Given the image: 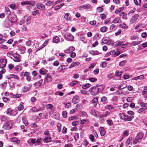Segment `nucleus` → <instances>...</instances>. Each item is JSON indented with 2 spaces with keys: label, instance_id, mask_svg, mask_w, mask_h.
<instances>
[{
  "label": "nucleus",
  "instance_id": "1",
  "mask_svg": "<svg viewBox=\"0 0 147 147\" xmlns=\"http://www.w3.org/2000/svg\"><path fill=\"white\" fill-rule=\"evenodd\" d=\"M120 118L124 121H131L134 118L133 115L128 116L125 115L124 113H122L119 114Z\"/></svg>",
  "mask_w": 147,
  "mask_h": 147
},
{
  "label": "nucleus",
  "instance_id": "2",
  "mask_svg": "<svg viewBox=\"0 0 147 147\" xmlns=\"http://www.w3.org/2000/svg\"><path fill=\"white\" fill-rule=\"evenodd\" d=\"M102 89L99 87H94L91 88V94L93 95H95L101 91Z\"/></svg>",
  "mask_w": 147,
  "mask_h": 147
},
{
  "label": "nucleus",
  "instance_id": "3",
  "mask_svg": "<svg viewBox=\"0 0 147 147\" xmlns=\"http://www.w3.org/2000/svg\"><path fill=\"white\" fill-rule=\"evenodd\" d=\"M12 124L10 121H8L5 123L3 126V128L6 130H9L12 127Z\"/></svg>",
  "mask_w": 147,
  "mask_h": 147
},
{
  "label": "nucleus",
  "instance_id": "4",
  "mask_svg": "<svg viewBox=\"0 0 147 147\" xmlns=\"http://www.w3.org/2000/svg\"><path fill=\"white\" fill-rule=\"evenodd\" d=\"M8 20L11 23H15L17 20L16 16L14 15H9L8 17Z\"/></svg>",
  "mask_w": 147,
  "mask_h": 147
},
{
  "label": "nucleus",
  "instance_id": "5",
  "mask_svg": "<svg viewBox=\"0 0 147 147\" xmlns=\"http://www.w3.org/2000/svg\"><path fill=\"white\" fill-rule=\"evenodd\" d=\"M6 78L7 79L11 80L13 79H19V77L17 75L13 74H8L6 76Z\"/></svg>",
  "mask_w": 147,
  "mask_h": 147
},
{
  "label": "nucleus",
  "instance_id": "6",
  "mask_svg": "<svg viewBox=\"0 0 147 147\" xmlns=\"http://www.w3.org/2000/svg\"><path fill=\"white\" fill-rule=\"evenodd\" d=\"M65 36L66 39L69 41H72L74 40L73 36L70 33H66L65 34Z\"/></svg>",
  "mask_w": 147,
  "mask_h": 147
},
{
  "label": "nucleus",
  "instance_id": "7",
  "mask_svg": "<svg viewBox=\"0 0 147 147\" xmlns=\"http://www.w3.org/2000/svg\"><path fill=\"white\" fill-rule=\"evenodd\" d=\"M139 15L138 14H135L131 19L130 22L131 24H132L135 23L137 21L138 19Z\"/></svg>",
  "mask_w": 147,
  "mask_h": 147
},
{
  "label": "nucleus",
  "instance_id": "8",
  "mask_svg": "<svg viewBox=\"0 0 147 147\" xmlns=\"http://www.w3.org/2000/svg\"><path fill=\"white\" fill-rule=\"evenodd\" d=\"M13 60L16 62H19L21 61L20 56L18 54H15L13 55Z\"/></svg>",
  "mask_w": 147,
  "mask_h": 147
},
{
  "label": "nucleus",
  "instance_id": "9",
  "mask_svg": "<svg viewBox=\"0 0 147 147\" xmlns=\"http://www.w3.org/2000/svg\"><path fill=\"white\" fill-rule=\"evenodd\" d=\"M32 87V85L31 84L25 86L22 88V91L24 92H26L30 89Z\"/></svg>",
  "mask_w": 147,
  "mask_h": 147
},
{
  "label": "nucleus",
  "instance_id": "10",
  "mask_svg": "<svg viewBox=\"0 0 147 147\" xmlns=\"http://www.w3.org/2000/svg\"><path fill=\"white\" fill-rule=\"evenodd\" d=\"M36 6L40 10H44L45 9V5L40 3H38L37 4Z\"/></svg>",
  "mask_w": 147,
  "mask_h": 147
},
{
  "label": "nucleus",
  "instance_id": "11",
  "mask_svg": "<svg viewBox=\"0 0 147 147\" xmlns=\"http://www.w3.org/2000/svg\"><path fill=\"white\" fill-rule=\"evenodd\" d=\"M90 6V4H84L79 7L78 8L80 10H81L82 9H86L89 8Z\"/></svg>",
  "mask_w": 147,
  "mask_h": 147
},
{
  "label": "nucleus",
  "instance_id": "12",
  "mask_svg": "<svg viewBox=\"0 0 147 147\" xmlns=\"http://www.w3.org/2000/svg\"><path fill=\"white\" fill-rule=\"evenodd\" d=\"M30 73L29 72H25L24 76L26 77V79L29 82L31 80L30 77Z\"/></svg>",
  "mask_w": 147,
  "mask_h": 147
},
{
  "label": "nucleus",
  "instance_id": "13",
  "mask_svg": "<svg viewBox=\"0 0 147 147\" xmlns=\"http://www.w3.org/2000/svg\"><path fill=\"white\" fill-rule=\"evenodd\" d=\"M72 102L74 104L78 103L79 101V97L77 96H74L72 99Z\"/></svg>",
  "mask_w": 147,
  "mask_h": 147
},
{
  "label": "nucleus",
  "instance_id": "14",
  "mask_svg": "<svg viewBox=\"0 0 147 147\" xmlns=\"http://www.w3.org/2000/svg\"><path fill=\"white\" fill-rule=\"evenodd\" d=\"M113 23L114 24L119 23H122L121 20L119 18H115L112 21Z\"/></svg>",
  "mask_w": 147,
  "mask_h": 147
},
{
  "label": "nucleus",
  "instance_id": "15",
  "mask_svg": "<svg viewBox=\"0 0 147 147\" xmlns=\"http://www.w3.org/2000/svg\"><path fill=\"white\" fill-rule=\"evenodd\" d=\"M19 49L20 51V53L23 54L25 53V51L26 50V47L24 46H21L19 47Z\"/></svg>",
  "mask_w": 147,
  "mask_h": 147
},
{
  "label": "nucleus",
  "instance_id": "16",
  "mask_svg": "<svg viewBox=\"0 0 147 147\" xmlns=\"http://www.w3.org/2000/svg\"><path fill=\"white\" fill-rule=\"evenodd\" d=\"M100 133L101 136H104L106 134V131L103 127H100Z\"/></svg>",
  "mask_w": 147,
  "mask_h": 147
},
{
  "label": "nucleus",
  "instance_id": "17",
  "mask_svg": "<svg viewBox=\"0 0 147 147\" xmlns=\"http://www.w3.org/2000/svg\"><path fill=\"white\" fill-rule=\"evenodd\" d=\"M21 4L22 5H32V2L30 1H22L21 3Z\"/></svg>",
  "mask_w": 147,
  "mask_h": 147
},
{
  "label": "nucleus",
  "instance_id": "18",
  "mask_svg": "<svg viewBox=\"0 0 147 147\" xmlns=\"http://www.w3.org/2000/svg\"><path fill=\"white\" fill-rule=\"evenodd\" d=\"M89 53L92 55H98L100 54V53L97 51H89Z\"/></svg>",
  "mask_w": 147,
  "mask_h": 147
},
{
  "label": "nucleus",
  "instance_id": "19",
  "mask_svg": "<svg viewBox=\"0 0 147 147\" xmlns=\"http://www.w3.org/2000/svg\"><path fill=\"white\" fill-rule=\"evenodd\" d=\"M105 108L109 111H111L114 109V107L112 105H108L105 107Z\"/></svg>",
  "mask_w": 147,
  "mask_h": 147
},
{
  "label": "nucleus",
  "instance_id": "20",
  "mask_svg": "<svg viewBox=\"0 0 147 147\" xmlns=\"http://www.w3.org/2000/svg\"><path fill=\"white\" fill-rule=\"evenodd\" d=\"M65 68V67L64 65H61L58 68V70L60 72H63L64 71Z\"/></svg>",
  "mask_w": 147,
  "mask_h": 147
},
{
  "label": "nucleus",
  "instance_id": "21",
  "mask_svg": "<svg viewBox=\"0 0 147 147\" xmlns=\"http://www.w3.org/2000/svg\"><path fill=\"white\" fill-rule=\"evenodd\" d=\"M53 40L54 42L57 43L59 42L60 39L57 36H56L53 38Z\"/></svg>",
  "mask_w": 147,
  "mask_h": 147
},
{
  "label": "nucleus",
  "instance_id": "22",
  "mask_svg": "<svg viewBox=\"0 0 147 147\" xmlns=\"http://www.w3.org/2000/svg\"><path fill=\"white\" fill-rule=\"evenodd\" d=\"M42 82V81L41 80H40L39 81L36 82L34 84V85L36 87L38 88L39 86L41 85Z\"/></svg>",
  "mask_w": 147,
  "mask_h": 147
},
{
  "label": "nucleus",
  "instance_id": "23",
  "mask_svg": "<svg viewBox=\"0 0 147 147\" xmlns=\"http://www.w3.org/2000/svg\"><path fill=\"white\" fill-rule=\"evenodd\" d=\"M7 63V60L5 59L2 58L0 60V64H6Z\"/></svg>",
  "mask_w": 147,
  "mask_h": 147
},
{
  "label": "nucleus",
  "instance_id": "24",
  "mask_svg": "<svg viewBox=\"0 0 147 147\" xmlns=\"http://www.w3.org/2000/svg\"><path fill=\"white\" fill-rule=\"evenodd\" d=\"M52 80V78L50 76L48 75L47 76L45 79V81L46 82H49L51 81Z\"/></svg>",
  "mask_w": 147,
  "mask_h": 147
},
{
  "label": "nucleus",
  "instance_id": "25",
  "mask_svg": "<svg viewBox=\"0 0 147 147\" xmlns=\"http://www.w3.org/2000/svg\"><path fill=\"white\" fill-rule=\"evenodd\" d=\"M64 5V3H62L61 4L59 5H58L56 6L54 8V10L57 11L59 9H60L61 7H62Z\"/></svg>",
  "mask_w": 147,
  "mask_h": 147
},
{
  "label": "nucleus",
  "instance_id": "26",
  "mask_svg": "<svg viewBox=\"0 0 147 147\" xmlns=\"http://www.w3.org/2000/svg\"><path fill=\"white\" fill-rule=\"evenodd\" d=\"M1 120L2 121H5L9 120V118L5 116H3L1 118Z\"/></svg>",
  "mask_w": 147,
  "mask_h": 147
},
{
  "label": "nucleus",
  "instance_id": "27",
  "mask_svg": "<svg viewBox=\"0 0 147 147\" xmlns=\"http://www.w3.org/2000/svg\"><path fill=\"white\" fill-rule=\"evenodd\" d=\"M108 28L106 26H103L100 28V30L102 32H106L108 30Z\"/></svg>",
  "mask_w": 147,
  "mask_h": 147
},
{
  "label": "nucleus",
  "instance_id": "28",
  "mask_svg": "<svg viewBox=\"0 0 147 147\" xmlns=\"http://www.w3.org/2000/svg\"><path fill=\"white\" fill-rule=\"evenodd\" d=\"M51 140V138L49 137H46L44 139V141L46 143L50 142Z\"/></svg>",
  "mask_w": 147,
  "mask_h": 147
},
{
  "label": "nucleus",
  "instance_id": "29",
  "mask_svg": "<svg viewBox=\"0 0 147 147\" xmlns=\"http://www.w3.org/2000/svg\"><path fill=\"white\" fill-rule=\"evenodd\" d=\"M22 120L23 123L25 124V126H26L28 124V121L26 120V117L25 116H23L22 117Z\"/></svg>",
  "mask_w": 147,
  "mask_h": 147
},
{
  "label": "nucleus",
  "instance_id": "30",
  "mask_svg": "<svg viewBox=\"0 0 147 147\" xmlns=\"http://www.w3.org/2000/svg\"><path fill=\"white\" fill-rule=\"evenodd\" d=\"M127 86V85L125 84H121L118 87V88L120 89H123L125 88Z\"/></svg>",
  "mask_w": 147,
  "mask_h": 147
},
{
  "label": "nucleus",
  "instance_id": "31",
  "mask_svg": "<svg viewBox=\"0 0 147 147\" xmlns=\"http://www.w3.org/2000/svg\"><path fill=\"white\" fill-rule=\"evenodd\" d=\"M115 74L117 76L119 77V79H121V76L122 74V73L121 71H117L116 72Z\"/></svg>",
  "mask_w": 147,
  "mask_h": 147
},
{
  "label": "nucleus",
  "instance_id": "32",
  "mask_svg": "<svg viewBox=\"0 0 147 147\" xmlns=\"http://www.w3.org/2000/svg\"><path fill=\"white\" fill-rule=\"evenodd\" d=\"M142 95L145 98H147V90H143L142 91Z\"/></svg>",
  "mask_w": 147,
  "mask_h": 147
},
{
  "label": "nucleus",
  "instance_id": "33",
  "mask_svg": "<svg viewBox=\"0 0 147 147\" xmlns=\"http://www.w3.org/2000/svg\"><path fill=\"white\" fill-rule=\"evenodd\" d=\"M140 105L141 107L144 108H146L147 107V103L142 102H140Z\"/></svg>",
  "mask_w": 147,
  "mask_h": 147
},
{
  "label": "nucleus",
  "instance_id": "34",
  "mask_svg": "<svg viewBox=\"0 0 147 147\" xmlns=\"http://www.w3.org/2000/svg\"><path fill=\"white\" fill-rule=\"evenodd\" d=\"M144 78V76L143 75H141L139 76L136 77L132 78L133 80H137L138 79H142Z\"/></svg>",
  "mask_w": 147,
  "mask_h": 147
},
{
  "label": "nucleus",
  "instance_id": "35",
  "mask_svg": "<svg viewBox=\"0 0 147 147\" xmlns=\"http://www.w3.org/2000/svg\"><path fill=\"white\" fill-rule=\"evenodd\" d=\"M90 84L89 83H87L85 85H83L82 88L83 89H86L90 87Z\"/></svg>",
  "mask_w": 147,
  "mask_h": 147
},
{
  "label": "nucleus",
  "instance_id": "36",
  "mask_svg": "<svg viewBox=\"0 0 147 147\" xmlns=\"http://www.w3.org/2000/svg\"><path fill=\"white\" fill-rule=\"evenodd\" d=\"M54 2L53 1H48L45 3V5L47 6H49L52 5L53 3Z\"/></svg>",
  "mask_w": 147,
  "mask_h": 147
},
{
  "label": "nucleus",
  "instance_id": "37",
  "mask_svg": "<svg viewBox=\"0 0 147 147\" xmlns=\"http://www.w3.org/2000/svg\"><path fill=\"white\" fill-rule=\"evenodd\" d=\"M114 50L110 51L109 52L107 53L105 55V56L106 57H108L109 56H110V55H111L112 56H113V55H114Z\"/></svg>",
  "mask_w": 147,
  "mask_h": 147
},
{
  "label": "nucleus",
  "instance_id": "38",
  "mask_svg": "<svg viewBox=\"0 0 147 147\" xmlns=\"http://www.w3.org/2000/svg\"><path fill=\"white\" fill-rule=\"evenodd\" d=\"M107 124L110 126H111L113 124V122L111 120L108 119L106 121Z\"/></svg>",
  "mask_w": 147,
  "mask_h": 147
},
{
  "label": "nucleus",
  "instance_id": "39",
  "mask_svg": "<svg viewBox=\"0 0 147 147\" xmlns=\"http://www.w3.org/2000/svg\"><path fill=\"white\" fill-rule=\"evenodd\" d=\"M5 12L6 14L7 15H10L11 14V12L9 9L8 8H5Z\"/></svg>",
  "mask_w": 147,
  "mask_h": 147
},
{
  "label": "nucleus",
  "instance_id": "40",
  "mask_svg": "<svg viewBox=\"0 0 147 147\" xmlns=\"http://www.w3.org/2000/svg\"><path fill=\"white\" fill-rule=\"evenodd\" d=\"M110 115V112L109 111H106L102 115L103 117H106Z\"/></svg>",
  "mask_w": 147,
  "mask_h": 147
},
{
  "label": "nucleus",
  "instance_id": "41",
  "mask_svg": "<svg viewBox=\"0 0 147 147\" xmlns=\"http://www.w3.org/2000/svg\"><path fill=\"white\" fill-rule=\"evenodd\" d=\"M114 74L113 73L107 75L108 77L109 80L112 79L114 77Z\"/></svg>",
  "mask_w": 147,
  "mask_h": 147
},
{
  "label": "nucleus",
  "instance_id": "42",
  "mask_svg": "<svg viewBox=\"0 0 147 147\" xmlns=\"http://www.w3.org/2000/svg\"><path fill=\"white\" fill-rule=\"evenodd\" d=\"M143 137V135L141 133H139L137 135V138L140 140L142 139Z\"/></svg>",
  "mask_w": 147,
  "mask_h": 147
},
{
  "label": "nucleus",
  "instance_id": "43",
  "mask_svg": "<svg viewBox=\"0 0 147 147\" xmlns=\"http://www.w3.org/2000/svg\"><path fill=\"white\" fill-rule=\"evenodd\" d=\"M11 140L13 142H16L17 143H19L20 142V141L18 140L16 138H11Z\"/></svg>",
  "mask_w": 147,
  "mask_h": 147
},
{
  "label": "nucleus",
  "instance_id": "44",
  "mask_svg": "<svg viewBox=\"0 0 147 147\" xmlns=\"http://www.w3.org/2000/svg\"><path fill=\"white\" fill-rule=\"evenodd\" d=\"M67 113L65 111H63L62 112V115L64 118H66L67 117Z\"/></svg>",
  "mask_w": 147,
  "mask_h": 147
},
{
  "label": "nucleus",
  "instance_id": "45",
  "mask_svg": "<svg viewBox=\"0 0 147 147\" xmlns=\"http://www.w3.org/2000/svg\"><path fill=\"white\" fill-rule=\"evenodd\" d=\"M24 109L23 106L21 104L18 107V109L19 111H20Z\"/></svg>",
  "mask_w": 147,
  "mask_h": 147
},
{
  "label": "nucleus",
  "instance_id": "46",
  "mask_svg": "<svg viewBox=\"0 0 147 147\" xmlns=\"http://www.w3.org/2000/svg\"><path fill=\"white\" fill-rule=\"evenodd\" d=\"M7 84V83L4 82L3 83H2L0 85V86L2 88L4 89L6 86Z\"/></svg>",
  "mask_w": 147,
  "mask_h": 147
},
{
  "label": "nucleus",
  "instance_id": "47",
  "mask_svg": "<svg viewBox=\"0 0 147 147\" xmlns=\"http://www.w3.org/2000/svg\"><path fill=\"white\" fill-rule=\"evenodd\" d=\"M39 13V11L38 10H36L35 11H33L32 13V14L34 16H36V15Z\"/></svg>",
  "mask_w": 147,
  "mask_h": 147
},
{
  "label": "nucleus",
  "instance_id": "48",
  "mask_svg": "<svg viewBox=\"0 0 147 147\" xmlns=\"http://www.w3.org/2000/svg\"><path fill=\"white\" fill-rule=\"evenodd\" d=\"M21 94H13V98H18L20 97L21 96Z\"/></svg>",
  "mask_w": 147,
  "mask_h": 147
},
{
  "label": "nucleus",
  "instance_id": "49",
  "mask_svg": "<svg viewBox=\"0 0 147 147\" xmlns=\"http://www.w3.org/2000/svg\"><path fill=\"white\" fill-rule=\"evenodd\" d=\"M53 105L51 104H48L47 106V109H51L53 108Z\"/></svg>",
  "mask_w": 147,
  "mask_h": 147
},
{
  "label": "nucleus",
  "instance_id": "50",
  "mask_svg": "<svg viewBox=\"0 0 147 147\" xmlns=\"http://www.w3.org/2000/svg\"><path fill=\"white\" fill-rule=\"evenodd\" d=\"M146 109V108H142L139 109L138 111V113H141L144 111Z\"/></svg>",
  "mask_w": 147,
  "mask_h": 147
},
{
  "label": "nucleus",
  "instance_id": "51",
  "mask_svg": "<svg viewBox=\"0 0 147 147\" xmlns=\"http://www.w3.org/2000/svg\"><path fill=\"white\" fill-rule=\"evenodd\" d=\"M89 24L92 25L94 26L96 24V22L95 20H93L90 22Z\"/></svg>",
  "mask_w": 147,
  "mask_h": 147
},
{
  "label": "nucleus",
  "instance_id": "52",
  "mask_svg": "<svg viewBox=\"0 0 147 147\" xmlns=\"http://www.w3.org/2000/svg\"><path fill=\"white\" fill-rule=\"evenodd\" d=\"M98 102V99L96 98H94L92 101V103H96Z\"/></svg>",
  "mask_w": 147,
  "mask_h": 147
},
{
  "label": "nucleus",
  "instance_id": "53",
  "mask_svg": "<svg viewBox=\"0 0 147 147\" xmlns=\"http://www.w3.org/2000/svg\"><path fill=\"white\" fill-rule=\"evenodd\" d=\"M64 105H65V107L67 108H69L71 107V105L70 103H67L66 105L64 103Z\"/></svg>",
  "mask_w": 147,
  "mask_h": 147
},
{
  "label": "nucleus",
  "instance_id": "54",
  "mask_svg": "<svg viewBox=\"0 0 147 147\" xmlns=\"http://www.w3.org/2000/svg\"><path fill=\"white\" fill-rule=\"evenodd\" d=\"M61 125L60 123H58L57 125V129L59 132H60L61 131Z\"/></svg>",
  "mask_w": 147,
  "mask_h": 147
},
{
  "label": "nucleus",
  "instance_id": "55",
  "mask_svg": "<svg viewBox=\"0 0 147 147\" xmlns=\"http://www.w3.org/2000/svg\"><path fill=\"white\" fill-rule=\"evenodd\" d=\"M12 111L11 109L8 108L7 110L6 113L8 114L11 115Z\"/></svg>",
  "mask_w": 147,
  "mask_h": 147
},
{
  "label": "nucleus",
  "instance_id": "56",
  "mask_svg": "<svg viewBox=\"0 0 147 147\" xmlns=\"http://www.w3.org/2000/svg\"><path fill=\"white\" fill-rule=\"evenodd\" d=\"M68 49L70 53L74 51L75 49V47L72 46L70 47Z\"/></svg>",
  "mask_w": 147,
  "mask_h": 147
},
{
  "label": "nucleus",
  "instance_id": "57",
  "mask_svg": "<svg viewBox=\"0 0 147 147\" xmlns=\"http://www.w3.org/2000/svg\"><path fill=\"white\" fill-rule=\"evenodd\" d=\"M114 55H115L116 56H118L119 55H120L121 53L120 51H115V50H114Z\"/></svg>",
  "mask_w": 147,
  "mask_h": 147
},
{
  "label": "nucleus",
  "instance_id": "58",
  "mask_svg": "<svg viewBox=\"0 0 147 147\" xmlns=\"http://www.w3.org/2000/svg\"><path fill=\"white\" fill-rule=\"evenodd\" d=\"M89 138L90 140L92 142L94 141V136L93 135L90 134L89 136Z\"/></svg>",
  "mask_w": 147,
  "mask_h": 147
},
{
  "label": "nucleus",
  "instance_id": "59",
  "mask_svg": "<svg viewBox=\"0 0 147 147\" xmlns=\"http://www.w3.org/2000/svg\"><path fill=\"white\" fill-rule=\"evenodd\" d=\"M74 138L75 140L76 141L79 138V134L78 133H75Z\"/></svg>",
  "mask_w": 147,
  "mask_h": 147
},
{
  "label": "nucleus",
  "instance_id": "60",
  "mask_svg": "<svg viewBox=\"0 0 147 147\" xmlns=\"http://www.w3.org/2000/svg\"><path fill=\"white\" fill-rule=\"evenodd\" d=\"M89 80L91 82H94L97 81V79L94 78H89Z\"/></svg>",
  "mask_w": 147,
  "mask_h": 147
},
{
  "label": "nucleus",
  "instance_id": "61",
  "mask_svg": "<svg viewBox=\"0 0 147 147\" xmlns=\"http://www.w3.org/2000/svg\"><path fill=\"white\" fill-rule=\"evenodd\" d=\"M97 9L98 12L99 13L102 12L103 10V8L101 7H97Z\"/></svg>",
  "mask_w": 147,
  "mask_h": 147
},
{
  "label": "nucleus",
  "instance_id": "62",
  "mask_svg": "<svg viewBox=\"0 0 147 147\" xmlns=\"http://www.w3.org/2000/svg\"><path fill=\"white\" fill-rule=\"evenodd\" d=\"M26 45L27 46H30L31 45V41L29 40L26 42Z\"/></svg>",
  "mask_w": 147,
  "mask_h": 147
},
{
  "label": "nucleus",
  "instance_id": "63",
  "mask_svg": "<svg viewBox=\"0 0 147 147\" xmlns=\"http://www.w3.org/2000/svg\"><path fill=\"white\" fill-rule=\"evenodd\" d=\"M133 99V98H132V97H128L127 98L126 100L127 102H130L132 101Z\"/></svg>",
  "mask_w": 147,
  "mask_h": 147
},
{
  "label": "nucleus",
  "instance_id": "64",
  "mask_svg": "<svg viewBox=\"0 0 147 147\" xmlns=\"http://www.w3.org/2000/svg\"><path fill=\"white\" fill-rule=\"evenodd\" d=\"M70 14L69 13H66L64 16V18L66 20H67L68 19V17L69 15Z\"/></svg>",
  "mask_w": 147,
  "mask_h": 147
}]
</instances>
